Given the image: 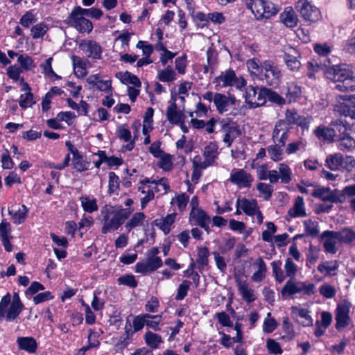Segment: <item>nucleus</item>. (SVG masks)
Masks as SVG:
<instances>
[{
    "mask_svg": "<svg viewBox=\"0 0 355 355\" xmlns=\"http://www.w3.org/2000/svg\"><path fill=\"white\" fill-rule=\"evenodd\" d=\"M304 205L303 198L298 196L295 199L294 206L288 210V214L292 218L305 216L306 214Z\"/></svg>",
    "mask_w": 355,
    "mask_h": 355,
    "instance_id": "obj_25",
    "label": "nucleus"
},
{
    "mask_svg": "<svg viewBox=\"0 0 355 355\" xmlns=\"http://www.w3.org/2000/svg\"><path fill=\"white\" fill-rule=\"evenodd\" d=\"M295 8L301 16L306 21L315 22L320 16L319 9L312 5L308 0H298Z\"/></svg>",
    "mask_w": 355,
    "mask_h": 355,
    "instance_id": "obj_7",
    "label": "nucleus"
},
{
    "mask_svg": "<svg viewBox=\"0 0 355 355\" xmlns=\"http://www.w3.org/2000/svg\"><path fill=\"white\" fill-rule=\"evenodd\" d=\"M245 3L258 20L269 19L279 10L277 6L268 0H245Z\"/></svg>",
    "mask_w": 355,
    "mask_h": 355,
    "instance_id": "obj_3",
    "label": "nucleus"
},
{
    "mask_svg": "<svg viewBox=\"0 0 355 355\" xmlns=\"http://www.w3.org/2000/svg\"><path fill=\"white\" fill-rule=\"evenodd\" d=\"M257 266L258 270L252 276V280L254 282H261L266 277V265L262 258H258L254 263Z\"/></svg>",
    "mask_w": 355,
    "mask_h": 355,
    "instance_id": "obj_30",
    "label": "nucleus"
},
{
    "mask_svg": "<svg viewBox=\"0 0 355 355\" xmlns=\"http://www.w3.org/2000/svg\"><path fill=\"white\" fill-rule=\"evenodd\" d=\"M54 296L50 291H45L43 293H37L33 297V302L35 304H38L53 299Z\"/></svg>",
    "mask_w": 355,
    "mask_h": 355,
    "instance_id": "obj_64",
    "label": "nucleus"
},
{
    "mask_svg": "<svg viewBox=\"0 0 355 355\" xmlns=\"http://www.w3.org/2000/svg\"><path fill=\"white\" fill-rule=\"evenodd\" d=\"M280 19L287 27L293 28L297 25V17L291 7H287L284 11L280 14Z\"/></svg>",
    "mask_w": 355,
    "mask_h": 355,
    "instance_id": "obj_23",
    "label": "nucleus"
},
{
    "mask_svg": "<svg viewBox=\"0 0 355 355\" xmlns=\"http://www.w3.org/2000/svg\"><path fill=\"white\" fill-rule=\"evenodd\" d=\"M167 120L171 124H179L181 121H184V115L180 110H178V105L176 103H171L166 110Z\"/></svg>",
    "mask_w": 355,
    "mask_h": 355,
    "instance_id": "obj_18",
    "label": "nucleus"
},
{
    "mask_svg": "<svg viewBox=\"0 0 355 355\" xmlns=\"http://www.w3.org/2000/svg\"><path fill=\"white\" fill-rule=\"evenodd\" d=\"M285 116V121L288 125H297L303 130H307L309 128L311 122L309 117L298 114L294 110H287Z\"/></svg>",
    "mask_w": 355,
    "mask_h": 355,
    "instance_id": "obj_13",
    "label": "nucleus"
},
{
    "mask_svg": "<svg viewBox=\"0 0 355 355\" xmlns=\"http://www.w3.org/2000/svg\"><path fill=\"white\" fill-rule=\"evenodd\" d=\"M86 81L92 87H96L97 90L104 92L110 96L112 95L111 80H103L99 74H94L89 76Z\"/></svg>",
    "mask_w": 355,
    "mask_h": 355,
    "instance_id": "obj_14",
    "label": "nucleus"
},
{
    "mask_svg": "<svg viewBox=\"0 0 355 355\" xmlns=\"http://www.w3.org/2000/svg\"><path fill=\"white\" fill-rule=\"evenodd\" d=\"M339 146L341 150H350L355 147V140L348 134H345L340 137Z\"/></svg>",
    "mask_w": 355,
    "mask_h": 355,
    "instance_id": "obj_46",
    "label": "nucleus"
},
{
    "mask_svg": "<svg viewBox=\"0 0 355 355\" xmlns=\"http://www.w3.org/2000/svg\"><path fill=\"white\" fill-rule=\"evenodd\" d=\"M45 288L43 284L38 282H33L30 286L25 291V295L27 297L30 296H33L37 295V293L40 291L44 290Z\"/></svg>",
    "mask_w": 355,
    "mask_h": 355,
    "instance_id": "obj_60",
    "label": "nucleus"
},
{
    "mask_svg": "<svg viewBox=\"0 0 355 355\" xmlns=\"http://www.w3.org/2000/svg\"><path fill=\"white\" fill-rule=\"evenodd\" d=\"M149 318L148 313L141 314L137 315L133 320L134 331H139L141 330L146 325V318Z\"/></svg>",
    "mask_w": 355,
    "mask_h": 355,
    "instance_id": "obj_62",
    "label": "nucleus"
},
{
    "mask_svg": "<svg viewBox=\"0 0 355 355\" xmlns=\"http://www.w3.org/2000/svg\"><path fill=\"white\" fill-rule=\"evenodd\" d=\"M79 47L84 51L87 57L92 58L93 59H100L101 57V47L94 41H88L87 42H83L80 44Z\"/></svg>",
    "mask_w": 355,
    "mask_h": 355,
    "instance_id": "obj_16",
    "label": "nucleus"
},
{
    "mask_svg": "<svg viewBox=\"0 0 355 355\" xmlns=\"http://www.w3.org/2000/svg\"><path fill=\"white\" fill-rule=\"evenodd\" d=\"M191 216L195 220L196 223L200 227L205 229L208 233L210 232L208 224L210 223V217L201 209H193Z\"/></svg>",
    "mask_w": 355,
    "mask_h": 355,
    "instance_id": "obj_17",
    "label": "nucleus"
},
{
    "mask_svg": "<svg viewBox=\"0 0 355 355\" xmlns=\"http://www.w3.org/2000/svg\"><path fill=\"white\" fill-rule=\"evenodd\" d=\"M338 267V261H326L318 265V270L325 276H333L336 275L335 271Z\"/></svg>",
    "mask_w": 355,
    "mask_h": 355,
    "instance_id": "obj_24",
    "label": "nucleus"
},
{
    "mask_svg": "<svg viewBox=\"0 0 355 355\" xmlns=\"http://www.w3.org/2000/svg\"><path fill=\"white\" fill-rule=\"evenodd\" d=\"M119 284L125 285L130 288H136L137 286V281L132 275H122L117 279Z\"/></svg>",
    "mask_w": 355,
    "mask_h": 355,
    "instance_id": "obj_50",
    "label": "nucleus"
},
{
    "mask_svg": "<svg viewBox=\"0 0 355 355\" xmlns=\"http://www.w3.org/2000/svg\"><path fill=\"white\" fill-rule=\"evenodd\" d=\"M325 166L331 171H351L355 166V159L351 156L344 157L340 153L327 156Z\"/></svg>",
    "mask_w": 355,
    "mask_h": 355,
    "instance_id": "obj_4",
    "label": "nucleus"
},
{
    "mask_svg": "<svg viewBox=\"0 0 355 355\" xmlns=\"http://www.w3.org/2000/svg\"><path fill=\"white\" fill-rule=\"evenodd\" d=\"M237 286L239 291L245 302L248 303H251L255 300V297L254 296V291L248 287V285L245 282H239Z\"/></svg>",
    "mask_w": 355,
    "mask_h": 355,
    "instance_id": "obj_31",
    "label": "nucleus"
},
{
    "mask_svg": "<svg viewBox=\"0 0 355 355\" xmlns=\"http://www.w3.org/2000/svg\"><path fill=\"white\" fill-rule=\"evenodd\" d=\"M116 77L120 79L121 83L123 84L129 83L137 87H140L141 85V83L138 77L128 71L124 73H117L116 74Z\"/></svg>",
    "mask_w": 355,
    "mask_h": 355,
    "instance_id": "obj_28",
    "label": "nucleus"
},
{
    "mask_svg": "<svg viewBox=\"0 0 355 355\" xmlns=\"http://www.w3.org/2000/svg\"><path fill=\"white\" fill-rule=\"evenodd\" d=\"M71 60L76 76L78 78L85 77L87 73V67L89 61L77 55H72Z\"/></svg>",
    "mask_w": 355,
    "mask_h": 355,
    "instance_id": "obj_19",
    "label": "nucleus"
},
{
    "mask_svg": "<svg viewBox=\"0 0 355 355\" xmlns=\"http://www.w3.org/2000/svg\"><path fill=\"white\" fill-rule=\"evenodd\" d=\"M17 343L19 349L30 354L35 353L37 348V341L33 337H18Z\"/></svg>",
    "mask_w": 355,
    "mask_h": 355,
    "instance_id": "obj_21",
    "label": "nucleus"
},
{
    "mask_svg": "<svg viewBox=\"0 0 355 355\" xmlns=\"http://www.w3.org/2000/svg\"><path fill=\"white\" fill-rule=\"evenodd\" d=\"M32 37L34 39L42 37L47 31V27L45 24L40 23L33 26L31 28Z\"/></svg>",
    "mask_w": 355,
    "mask_h": 355,
    "instance_id": "obj_53",
    "label": "nucleus"
},
{
    "mask_svg": "<svg viewBox=\"0 0 355 355\" xmlns=\"http://www.w3.org/2000/svg\"><path fill=\"white\" fill-rule=\"evenodd\" d=\"M176 215L175 213L168 214L159 223H157V225L163 231L164 234H168L170 232L171 225L175 222Z\"/></svg>",
    "mask_w": 355,
    "mask_h": 355,
    "instance_id": "obj_35",
    "label": "nucleus"
},
{
    "mask_svg": "<svg viewBox=\"0 0 355 355\" xmlns=\"http://www.w3.org/2000/svg\"><path fill=\"white\" fill-rule=\"evenodd\" d=\"M286 96V101L288 103L295 101L301 96V89L297 86H291L286 88V91L284 93Z\"/></svg>",
    "mask_w": 355,
    "mask_h": 355,
    "instance_id": "obj_39",
    "label": "nucleus"
},
{
    "mask_svg": "<svg viewBox=\"0 0 355 355\" xmlns=\"http://www.w3.org/2000/svg\"><path fill=\"white\" fill-rule=\"evenodd\" d=\"M264 89H268V88H259L254 101H248V104H250L252 107H257L265 104L267 96L263 94Z\"/></svg>",
    "mask_w": 355,
    "mask_h": 355,
    "instance_id": "obj_52",
    "label": "nucleus"
},
{
    "mask_svg": "<svg viewBox=\"0 0 355 355\" xmlns=\"http://www.w3.org/2000/svg\"><path fill=\"white\" fill-rule=\"evenodd\" d=\"M214 103L218 113L223 114L227 110V107L230 105V99L225 94L216 93L214 96Z\"/></svg>",
    "mask_w": 355,
    "mask_h": 355,
    "instance_id": "obj_27",
    "label": "nucleus"
},
{
    "mask_svg": "<svg viewBox=\"0 0 355 355\" xmlns=\"http://www.w3.org/2000/svg\"><path fill=\"white\" fill-rule=\"evenodd\" d=\"M238 81L235 72L232 70H227L225 74H221L215 78V82L223 83V86H234Z\"/></svg>",
    "mask_w": 355,
    "mask_h": 355,
    "instance_id": "obj_26",
    "label": "nucleus"
},
{
    "mask_svg": "<svg viewBox=\"0 0 355 355\" xmlns=\"http://www.w3.org/2000/svg\"><path fill=\"white\" fill-rule=\"evenodd\" d=\"M209 256V251L207 247L198 248L196 263L198 265V268L199 269L200 271H201L205 266H207L208 265Z\"/></svg>",
    "mask_w": 355,
    "mask_h": 355,
    "instance_id": "obj_33",
    "label": "nucleus"
},
{
    "mask_svg": "<svg viewBox=\"0 0 355 355\" xmlns=\"http://www.w3.org/2000/svg\"><path fill=\"white\" fill-rule=\"evenodd\" d=\"M284 269L286 276L292 279L296 275L297 271V266L292 261L291 258H287L286 259Z\"/></svg>",
    "mask_w": 355,
    "mask_h": 355,
    "instance_id": "obj_54",
    "label": "nucleus"
},
{
    "mask_svg": "<svg viewBox=\"0 0 355 355\" xmlns=\"http://www.w3.org/2000/svg\"><path fill=\"white\" fill-rule=\"evenodd\" d=\"M338 233H332L339 236V242L341 243L355 245V230L351 227H344Z\"/></svg>",
    "mask_w": 355,
    "mask_h": 355,
    "instance_id": "obj_20",
    "label": "nucleus"
},
{
    "mask_svg": "<svg viewBox=\"0 0 355 355\" xmlns=\"http://www.w3.org/2000/svg\"><path fill=\"white\" fill-rule=\"evenodd\" d=\"M263 92V94L267 96V99L272 103L278 105H282L286 103V99L284 98L270 89L268 88V89H264Z\"/></svg>",
    "mask_w": 355,
    "mask_h": 355,
    "instance_id": "obj_37",
    "label": "nucleus"
},
{
    "mask_svg": "<svg viewBox=\"0 0 355 355\" xmlns=\"http://www.w3.org/2000/svg\"><path fill=\"white\" fill-rule=\"evenodd\" d=\"M203 155L205 157V161L201 164L200 168H205L207 166L211 165L214 162L215 158L217 157V145L210 143L205 147Z\"/></svg>",
    "mask_w": 355,
    "mask_h": 355,
    "instance_id": "obj_22",
    "label": "nucleus"
},
{
    "mask_svg": "<svg viewBox=\"0 0 355 355\" xmlns=\"http://www.w3.org/2000/svg\"><path fill=\"white\" fill-rule=\"evenodd\" d=\"M81 204L83 209L88 212L92 213L98 209L96 200L95 199H89V197H81Z\"/></svg>",
    "mask_w": 355,
    "mask_h": 355,
    "instance_id": "obj_45",
    "label": "nucleus"
},
{
    "mask_svg": "<svg viewBox=\"0 0 355 355\" xmlns=\"http://www.w3.org/2000/svg\"><path fill=\"white\" fill-rule=\"evenodd\" d=\"M159 306V300L155 296H152L145 304V310L148 313H156Z\"/></svg>",
    "mask_w": 355,
    "mask_h": 355,
    "instance_id": "obj_61",
    "label": "nucleus"
},
{
    "mask_svg": "<svg viewBox=\"0 0 355 355\" xmlns=\"http://www.w3.org/2000/svg\"><path fill=\"white\" fill-rule=\"evenodd\" d=\"M17 62L24 70H31L35 67L32 58L27 55H19L17 58Z\"/></svg>",
    "mask_w": 355,
    "mask_h": 355,
    "instance_id": "obj_47",
    "label": "nucleus"
},
{
    "mask_svg": "<svg viewBox=\"0 0 355 355\" xmlns=\"http://www.w3.org/2000/svg\"><path fill=\"white\" fill-rule=\"evenodd\" d=\"M162 260L160 257L149 258L145 261L137 262L135 265V272L144 275L153 272L162 266Z\"/></svg>",
    "mask_w": 355,
    "mask_h": 355,
    "instance_id": "obj_11",
    "label": "nucleus"
},
{
    "mask_svg": "<svg viewBox=\"0 0 355 355\" xmlns=\"http://www.w3.org/2000/svg\"><path fill=\"white\" fill-rule=\"evenodd\" d=\"M241 208L243 212L248 216H253L256 214L257 210V202L254 200H249L243 198L241 200Z\"/></svg>",
    "mask_w": 355,
    "mask_h": 355,
    "instance_id": "obj_36",
    "label": "nucleus"
},
{
    "mask_svg": "<svg viewBox=\"0 0 355 355\" xmlns=\"http://www.w3.org/2000/svg\"><path fill=\"white\" fill-rule=\"evenodd\" d=\"M144 340L146 345L152 349L158 348L159 344L163 343L161 336L150 331L146 332L144 334Z\"/></svg>",
    "mask_w": 355,
    "mask_h": 355,
    "instance_id": "obj_32",
    "label": "nucleus"
},
{
    "mask_svg": "<svg viewBox=\"0 0 355 355\" xmlns=\"http://www.w3.org/2000/svg\"><path fill=\"white\" fill-rule=\"evenodd\" d=\"M160 159L157 163V166L163 168L164 171H169L172 168V162L171 157L170 155L166 153H163L161 157H159Z\"/></svg>",
    "mask_w": 355,
    "mask_h": 355,
    "instance_id": "obj_58",
    "label": "nucleus"
},
{
    "mask_svg": "<svg viewBox=\"0 0 355 355\" xmlns=\"http://www.w3.org/2000/svg\"><path fill=\"white\" fill-rule=\"evenodd\" d=\"M28 209L25 205H22V209L13 211V210H8V214L13 219L15 224H21L24 222L27 216Z\"/></svg>",
    "mask_w": 355,
    "mask_h": 355,
    "instance_id": "obj_40",
    "label": "nucleus"
},
{
    "mask_svg": "<svg viewBox=\"0 0 355 355\" xmlns=\"http://www.w3.org/2000/svg\"><path fill=\"white\" fill-rule=\"evenodd\" d=\"M73 154V165L74 168H76L78 171H83L84 170L87 169V166L89 164L84 162L83 160V157L80 155L79 151L77 149H75Z\"/></svg>",
    "mask_w": 355,
    "mask_h": 355,
    "instance_id": "obj_38",
    "label": "nucleus"
},
{
    "mask_svg": "<svg viewBox=\"0 0 355 355\" xmlns=\"http://www.w3.org/2000/svg\"><path fill=\"white\" fill-rule=\"evenodd\" d=\"M157 78L162 82H171L175 79V73L171 67H168L158 71Z\"/></svg>",
    "mask_w": 355,
    "mask_h": 355,
    "instance_id": "obj_44",
    "label": "nucleus"
},
{
    "mask_svg": "<svg viewBox=\"0 0 355 355\" xmlns=\"http://www.w3.org/2000/svg\"><path fill=\"white\" fill-rule=\"evenodd\" d=\"M302 293L303 295H312L315 293V286L313 284L304 282L288 280L282 289V294L292 296Z\"/></svg>",
    "mask_w": 355,
    "mask_h": 355,
    "instance_id": "obj_5",
    "label": "nucleus"
},
{
    "mask_svg": "<svg viewBox=\"0 0 355 355\" xmlns=\"http://www.w3.org/2000/svg\"><path fill=\"white\" fill-rule=\"evenodd\" d=\"M332 233H338L337 231L326 230L320 236L323 240V246L325 252L334 254L338 251L336 241L339 242V236Z\"/></svg>",
    "mask_w": 355,
    "mask_h": 355,
    "instance_id": "obj_15",
    "label": "nucleus"
},
{
    "mask_svg": "<svg viewBox=\"0 0 355 355\" xmlns=\"http://www.w3.org/2000/svg\"><path fill=\"white\" fill-rule=\"evenodd\" d=\"M189 196L186 193H182L172 198L171 204H177L178 209L182 211H183L189 202Z\"/></svg>",
    "mask_w": 355,
    "mask_h": 355,
    "instance_id": "obj_48",
    "label": "nucleus"
},
{
    "mask_svg": "<svg viewBox=\"0 0 355 355\" xmlns=\"http://www.w3.org/2000/svg\"><path fill=\"white\" fill-rule=\"evenodd\" d=\"M64 23L75 28L79 33H90L93 29L91 21L85 17H73V15H69L64 20Z\"/></svg>",
    "mask_w": 355,
    "mask_h": 355,
    "instance_id": "obj_10",
    "label": "nucleus"
},
{
    "mask_svg": "<svg viewBox=\"0 0 355 355\" xmlns=\"http://www.w3.org/2000/svg\"><path fill=\"white\" fill-rule=\"evenodd\" d=\"M220 123L222 131L225 132L223 142L227 147H230L234 140L241 135L239 127L234 125V123L230 119H223Z\"/></svg>",
    "mask_w": 355,
    "mask_h": 355,
    "instance_id": "obj_8",
    "label": "nucleus"
},
{
    "mask_svg": "<svg viewBox=\"0 0 355 355\" xmlns=\"http://www.w3.org/2000/svg\"><path fill=\"white\" fill-rule=\"evenodd\" d=\"M264 76L269 86L277 87L281 81V72L278 67L271 61H265L263 64Z\"/></svg>",
    "mask_w": 355,
    "mask_h": 355,
    "instance_id": "obj_9",
    "label": "nucleus"
},
{
    "mask_svg": "<svg viewBox=\"0 0 355 355\" xmlns=\"http://www.w3.org/2000/svg\"><path fill=\"white\" fill-rule=\"evenodd\" d=\"M146 216L143 212H137L133 214L131 219L129 220L125 227L128 232H130L133 228L142 225Z\"/></svg>",
    "mask_w": 355,
    "mask_h": 355,
    "instance_id": "obj_34",
    "label": "nucleus"
},
{
    "mask_svg": "<svg viewBox=\"0 0 355 355\" xmlns=\"http://www.w3.org/2000/svg\"><path fill=\"white\" fill-rule=\"evenodd\" d=\"M284 60L287 67L292 71L298 69L301 66V62L295 56L289 54H285Z\"/></svg>",
    "mask_w": 355,
    "mask_h": 355,
    "instance_id": "obj_56",
    "label": "nucleus"
},
{
    "mask_svg": "<svg viewBox=\"0 0 355 355\" xmlns=\"http://www.w3.org/2000/svg\"><path fill=\"white\" fill-rule=\"evenodd\" d=\"M282 146L279 144L270 146L268 148V152L272 159L274 161H278L282 159Z\"/></svg>",
    "mask_w": 355,
    "mask_h": 355,
    "instance_id": "obj_63",
    "label": "nucleus"
},
{
    "mask_svg": "<svg viewBox=\"0 0 355 355\" xmlns=\"http://www.w3.org/2000/svg\"><path fill=\"white\" fill-rule=\"evenodd\" d=\"M326 78L329 80L336 83L334 87L335 89L340 92H346L350 88L352 89V86L349 85L348 82H351L353 78V71L349 69L347 65H334L326 69L324 71Z\"/></svg>",
    "mask_w": 355,
    "mask_h": 355,
    "instance_id": "obj_2",
    "label": "nucleus"
},
{
    "mask_svg": "<svg viewBox=\"0 0 355 355\" xmlns=\"http://www.w3.org/2000/svg\"><path fill=\"white\" fill-rule=\"evenodd\" d=\"M281 265L282 263L280 261H274L271 263L272 272L275 276V279L279 283L282 282L285 279V276L281 268Z\"/></svg>",
    "mask_w": 355,
    "mask_h": 355,
    "instance_id": "obj_51",
    "label": "nucleus"
},
{
    "mask_svg": "<svg viewBox=\"0 0 355 355\" xmlns=\"http://www.w3.org/2000/svg\"><path fill=\"white\" fill-rule=\"evenodd\" d=\"M352 306V303L347 300H343L337 304L335 311V327L337 330L340 331L349 324L351 321L349 312Z\"/></svg>",
    "mask_w": 355,
    "mask_h": 355,
    "instance_id": "obj_6",
    "label": "nucleus"
},
{
    "mask_svg": "<svg viewBox=\"0 0 355 355\" xmlns=\"http://www.w3.org/2000/svg\"><path fill=\"white\" fill-rule=\"evenodd\" d=\"M149 318H146V326L153 329L154 331H159L160 329L159 324L162 319V314L150 315L148 313Z\"/></svg>",
    "mask_w": 355,
    "mask_h": 355,
    "instance_id": "obj_42",
    "label": "nucleus"
},
{
    "mask_svg": "<svg viewBox=\"0 0 355 355\" xmlns=\"http://www.w3.org/2000/svg\"><path fill=\"white\" fill-rule=\"evenodd\" d=\"M131 212L128 209H121L116 211L114 207L111 205H105L101 209V215L104 224L101 232L103 234H107L112 231L119 229L126 219L128 218Z\"/></svg>",
    "mask_w": 355,
    "mask_h": 355,
    "instance_id": "obj_1",
    "label": "nucleus"
},
{
    "mask_svg": "<svg viewBox=\"0 0 355 355\" xmlns=\"http://www.w3.org/2000/svg\"><path fill=\"white\" fill-rule=\"evenodd\" d=\"M257 189L260 192V193L263 195V198L266 200H268L271 198L272 193L273 192L272 186L265 183L258 184Z\"/></svg>",
    "mask_w": 355,
    "mask_h": 355,
    "instance_id": "obj_55",
    "label": "nucleus"
},
{
    "mask_svg": "<svg viewBox=\"0 0 355 355\" xmlns=\"http://www.w3.org/2000/svg\"><path fill=\"white\" fill-rule=\"evenodd\" d=\"M312 195L316 198H320L323 201L331 202H342L344 198V195L340 193L339 191L335 189L331 191L329 188L315 189Z\"/></svg>",
    "mask_w": 355,
    "mask_h": 355,
    "instance_id": "obj_12",
    "label": "nucleus"
},
{
    "mask_svg": "<svg viewBox=\"0 0 355 355\" xmlns=\"http://www.w3.org/2000/svg\"><path fill=\"white\" fill-rule=\"evenodd\" d=\"M314 133L319 139L333 141L336 137V131L334 128L327 127H318L314 130Z\"/></svg>",
    "mask_w": 355,
    "mask_h": 355,
    "instance_id": "obj_29",
    "label": "nucleus"
},
{
    "mask_svg": "<svg viewBox=\"0 0 355 355\" xmlns=\"http://www.w3.org/2000/svg\"><path fill=\"white\" fill-rule=\"evenodd\" d=\"M191 284V282L184 280L178 288V293L175 296L176 300H182L187 295L188 291Z\"/></svg>",
    "mask_w": 355,
    "mask_h": 355,
    "instance_id": "obj_49",
    "label": "nucleus"
},
{
    "mask_svg": "<svg viewBox=\"0 0 355 355\" xmlns=\"http://www.w3.org/2000/svg\"><path fill=\"white\" fill-rule=\"evenodd\" d=\"M266 347L270 354H282L283 352L279 343L272 338L267 340Z\"/></svg>",
    "mask_w": 355,
    "mask_h": 355,
    "instance_id": "obj_57",
    "label": "nucleus"
},
{
    "mask_svg": "<svg viewBox=\"0 0 355 355\" xmlns=\"http://www.w3.org/2000/svg\"><path fill=\"white\" fill-rule=\"evenodd\" d=\"M24 307V305H16L10 304L6 315V320L9 322L15 320L21 313Z\"/></svg>",
    "mask_w": 355,
    "mask_h": 355,
    "instance_id": "obj_41",
    "label": "nucleus"
},
{
    "mask_svg": "<svg viewBox=\"0 0 355 355\" xmlns=\"http://www.w3.org/2000/svg\"><path fill=\"white\" fill-rule=\"evenodd\" d=\"M306 232L312 237H316L320 231L318 229V223L311 219L303 222Z\"/></svg>",
    "mask_w": 355,
    "mask_h": 355,
    "instance_id": "obj_43",
    "label": "nucleus"
},
{
    "mask_svg": "<svg viewBox=\"0 0 355 355\" xmlns=\"http://www.w3.org/2000/svg\"><path fill=\"white\" fill-rule=\"evenodd\" d=\"M320 293L327 299H331L336 295V288L331 285L324 284L320 287Z\"/></svg>",
    "mask_w": 355,
    "mask_h": 355,
    "instance_id": "obj_59",
    "label": "nucleus"
}]
</instances>
